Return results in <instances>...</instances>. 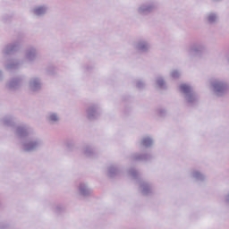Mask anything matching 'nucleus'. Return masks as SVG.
Returning a JSON list of instances; mask_svg holds the SVG:
<instances>
[{
    "mask_svg": "<svg viewBox=\"0 0 229 229\" xmlns=\"http://www.w3.org/2000/svg\"><path fill=\"white\" fill-rule=\"evenodd\" d=\"M155 85L159 90H166L167 83L165 82V77L160 73L157 74L155 77Z\"/></svg>",
    "mask_w": 229,
    "mask_h": 229,
    "instance_id": "17",
    "label": "nucleus"
},
{
    "mask_svg": "<svg viewBox=\"0 0 229 229\" xmlns=\"http://www.w3.org/2000/svg\"><path fill=\"white\" fill-rule=\"evenodd\" d=\"M204 21H206L207 24L214 26V24H217L219 21V14H217V13H208L205 15Z\"/></svg>",
    "mask_w": 229,
    "mask_h": 229,
    "instance_id": "19",
    "label": "nucleus"
},
{
    "mask_svg": "<svg viewBox=\"0 0 229 229\" xmlns=\"http://www.w3.org/2000/svg\"><path fill=\"white\" fill-rule=\"evenodd\" d=\"M21 65H22V63L21 62V60L10 59L4 64V68L6 69V71H9V72H12V71H17V69H21Z\"/></svg>",
    "mask_w": 229,
    "mask_h": 229,
    "instance_id": "16",
    "label": "nucleus"
},
{
    "mask_svg": "<svg viewBox=\"0 0 229 229\" xmlns=\"http://www.w3.org/2000/svg\"><path fill=\"white\" fill-rule=\"evenodd\" d=\"M191 178H193L195 182H205V180H207V176L198 170L191 172Z\"/></svg>",
    "mask_w": 229,
    "mask_h": 229,
    "instance_id": "23",
    "label": "nucleus"
},
{
    "mask_svg": "<svg viewBox=\"0 0 229 229\" xmlns=\"http://www.w3.org/2000/svg\"><path fill=\"white\" fill-rule=\"evenodd\" d=\"M92 69H94V67L92 65H85L84 66V72H90V71H92Z\"/></svg>",
    "mask_w": 229,
    "mask_h": 229,
    "instance_id": "31",
    "label": "nucleus"
},
{
    "mask_svg": "<svg viewBox=\"0 0 229 229\" xmlns=\"http://www.w3.org/2000/svg\"><path fill=\"white\" fill-rule=\"evenodd\" d=\"M82 151L83 155L88 157V158H96L98 157V151H96V148L92 145H85Z\"/></svg>",
    "mask_w": 229,
    "mask_h": 229,
    "instance_id": "18",
    "label": "nucleus"
},
{
    "mask_svg": "<svg viewBox=\"0 0 229 229\" xmlns=\"http://www.w3.org/2000/svg\"><path fill=\"white\" fill-rule=\"evenodd\" d=\"M107 174L109 178H115L119 174V168L115 165H111L108 167Z\"/></svg>",
    "mask_w": 229,
    "mask_h": 229,
    "instance_id": "24",
    "label": "nucleus"
},
{
    "mask_svg": "<svg viewBox=\"0 0 229 229\" xmlns=\"http://www.w3.org/2000/svg\"><path fill=\"white\" fill-rule=\"evenodd\" d=\"M129 174L133 180H137L139 183V191L141 192L142 196H149L153 192V184L148 181L139 179V172L135 168H131L129 170Z\"/></svg>",
    "mask_w": 229,
    "mask_h": 229,
    "instance_id": "4",
    "label": "nucleus"
},
{
    "mask_svg": "<svg viewBox=\"0 0 229 229\" xmlns=\"http://www.w3.org/2000/svg\"><path fill=\"white\" fill-rule=\"evenodd\" d=\"M225 60H227L229 64V51L225 54Z\"/></svg>",
    "mask_w": 229,
    "mask_h": 229,
    "instance_id": "34",
    "label": "nucleus"
},
{
    "mask_svg": "<svg viewBox=\"0 0 229 229\" xmlns=\"http://www.w3.org/2000/svg\"><path fill=\"white\" fill-rule=\"evenodd\" d=\"M131 158L135 162H151L155 157L149 153H135L131 155Z\"/></svg>",
    "mask_w": 229,
    "mask_h": 229,
    "instance_id": "14",
    "label": "nucleus"
},
{
    "mask_svg": "<svg viewBox=\"0 0 229 229\" xmlns=\"http://www.w3.org/2000/svg\"><path fill=\"white\" fill-rule=\"evenodd\" d=\"M23 76H18L11 79L7 83V89L12 91L19 90L22 87Z\"/></svg>",
    "mask_w": 229,
    "mask_h": 229,
    "instance_id": "10",
    "label": "nucleus"
},
{
    "mask_svg": "<svg viewBox=\"0 0 229 229\" xmlns=\"http://www.w3.org/2000/svg\"><path fill=\"white\" fill-rule=\"evenodd\" d=\"M54 212L57 215L64 214V212H65V207L62 204H55L54 206Z\"/></svg>",
    "mask_w": 229,
    "mask_h": 229,
    "instance_id": "27",
    "label": "nucleus"
},
{
    "mask_svg": "<svg viewBox=\"0 0 229 229\" xmlns=\"http://www.w3.org/2000/svg\"><path fill=\"white\" fill-rule=\"evenodd\" d=\"M211 87L213 89V94L216 98H224L228 94L229 84L225 81L215 80L211 82Z\"/></svg>",
    "mask_w": 229,
    "mask_h": 229,
    "instance_id": "5",
    "label": "nucleus"
},
{
    "mask_svg": "<svg viewBox=\"0 0 229 229\" xmlns=\"http://www.w3.org/2000/svg\"><path fill=\"white\" fill-rule=\"evenodd\" d=\"M21 49H22V39L18 38L5 45V47L2 49V54L4 55V56H12V55L19 53Z\"/></svg>",
    "mask_w": 229,
    "mask_h": 229,
    "instance_id": "6",
    "label": "nucleus"
},
{
    "mask_svg": "<svg viewBox=\"0 0 229 229\" xmlns=\"http://www.w3.org/2000/svg\"><path fill=\"white\" fill-rule=\"evenodd\" d=\"M38 56V50L35 48V47H29L25 50V58L27 62H30V64H33L35 60H37Z\"/></svg>",
    "mask_w": 229,
    "mask_h": 229,
    "instance_id": "13",
    "label": "nucleus"
},
{
    "mask_svg": "<svg viewBox=\"0 0 229 229\" xmlns=\"http://www.w3.org/2000/svg\"><path fill=\"white\" fill-rule=\"evenodd\" d=\"M134 49L139 51V53H149V51H151V43L147 39L140 38L134 44Z\"/></svg>",
    "mask_w": 229,
    "mask_h": 229,
    "instance_id": "9",
    "label": "nucleus"
},
{
    "mask_svg": "<svg viewBox=\"0 0 229 229\" xmlns=\"http://www.w3.org/2000/svg\"><path fill=\"white\" fill-rule=\"evenodd\" d=\"M2 124L11 128V130H15L17 126V118L13 114H7L1 119Z\"/></svg>",
    "mask_w": 229,
    "mask_h": 229,
    "instance_id": "12",
    "label": "nucleus"
},
{
    "mask_svg": "<svg viewBox=\"0 0 229 229\" xmlns=\"http://www.w3.org/2000/svg\"><path fill=\"white\" fill-rule=\"evenodd\" d=\"M170 76L174 78V80H177V78H180V72H178V70H174L171 72Z\"/></svg>",
    "mask_w": 229,
    "mask_h": 229,
    "instance_id": "29",
    "label": "nucleus"
},
{
    "mask_svg": "<svg viewBox=\"0 0 229 229\" xmlns=\"http://www.w3.org/2000/svg\"><path fill=\"white\" fill-rule=\"evenodd\" d=\"M49 7L47 5H38L33 8V13L36 17H44L47 13Z\"/></svg>",
    "mask_w": 229,
    "mask_h": 229,
    "instance_id": "21",
    "label": "nucleus"
},
{
    "mask_svg": "<svg viewBox=\"0 0 229 229\" xmlns=\"http://www.w3.org/2000/svg\"><path fill=\"white\" fill-rule=\"evenodd\" d=\"M186 53L190 60H194V58H201L205 53H207V45L203 41H194L191 42Z\"/></svg>",
    "mask_w": 229,
    "mask_h": 229,
    "instance_id": "3",
    "label": "nucleus"
},
{
    "mask_svg": "<svg viewBox=\"0 0 229 229\" xmlns=\"http://www.w3.org/2000/svg\"><path fill=\"white\" fill-rule=\"evenodd\" d=\"M155 140L151 136H145L142 137L140 141V146L142 148H145L146 149H148V148H152Z\"/></svg>",
    "mask_w": 229,
    "mask_h": 229,
    "instance_id": "22",
    "label": "nucleus"
},
{
    "mask_svg": "<svg viewBox=\"0 0 229 229\" xmlns=\"http://www.w3.org/2000/svg\"><path fill=\"white\" fill-rule=\"evenodd\" d=\"M87 117L89 121H94L97 117H99V106L98 105H91L86 110Z\"/></svg>",
    "mask_w": 229,
    "mask_h": 229,
    "instance_id": "15",
    "label": "nucleus"
},
{
    "mask_svg": "<svg viewBox=\"0 0 229 229\" xmlns=\"http://www.w3.org/2000/svg\"><path fill=\"white\" fill-rule=\"evenodd\" d=\"M10 225L6 223H1L0 224V229H9Z\"/></svg>",
    "mask_w": 229,
    "mask_h": 229,
    "instance_id": "32",
    "label": "nucleus"
},
{
    "mask_svg": "<svg viewBox=\"0 0 229 229\" xmlns=\"http://www.w3.org/2000/svg\"><path fill=\"white\" fill-rule=\"evenodd\" d=\"M156 10L157 3L146 2L138 8V13H140V15H149V13H153Z\"/></svg>",
    "mask_w": 229,
    "mask_h": 229,
    "instance_id": "7",
    "label": "nucleus"
},
{
    "mask_svg": "<svg viewBox=\"0 0 229 229\" xmlns=\"http://www.w3.org/2000/svg\"><path fill=\"white\" fill-rule=\"evenodd\" d=\"M4 79V74L3 73V71L0 70V81H3Z\"/></svg>",
    "mask_w": 229,
    "mask_h": 229,
    "instance_id": "33",
    "label": "nucleus"
},
{
    "mask_svg": "<svg viewBox=\"0 0 229 229\" xmlns=\"http://www.w3.org/2000/svg\"><path fill=\"white\" fill-rule=\"evenodd\" d=\"M179 90L182 94L186 106H198L199 103V96L194 90V88L189 84L182 83L179 86Z\"/></svg>",
    "mask_w": 229,
    "mask_h": 229,
    "instance_id": "2",
    "label": "nucleus"
},
{
    "mask_svg": "<svg viewBox=\"0 0 229 229\" xmlns=\"http://www.w3.org/2000/svg\"><path fill=\"white\" fill-rule=\"evenodd\" d=\"M156 114L157 115V117H161L164 118L165 117V115H167V109H165V107H157L156 110Z\"/></svg>",
    "mask_w": 229,
    "mask_h": 229,
    "instance_id": "26",
    "label": "nucleus"
},
{
    "mask_svg": "<svg viewBox=\"0 0 229 229\" xmlns=\"http://www.w3.org/2000/svg\"><path fill=\"white\" fill-rule=\"evenodd\" d=\"M46 121L48 124H58L60 123V114L55 112H49L46 116Z\"/></svg>",
    "mask_w": 229,
    "mask_h": 229,
    "instance_id": "20",
    "label": "nucleus"
},
{
    "mask_svg": "<svg viewBox=\"0 0 229 229\" xmlns=\"http://www.w3.org/2000/svg\"><path fill=\"white\" fill-rule=\"evenodd\" d=\"M136 87H137V89H140V90H142V89L146 88V81H144L142 80H138L136 81Z\"/></svg>",
    "mask_w": 229,
    "mask_h": 229,
    "instance_id": "28",
    "label": "nucleus"
},
{
    "mask_svg": "<svg viewBox=\"0 0 229 229\" xmlns=\"http://www.w3.org/2000/svg\"><path fill=\"white\" fill-rule=\"evenodd\" d=\"M47 74L53 75L55 74V66L51 65L47 68Z\"/></svg>",
    "mask_w": 229,
    "mask_h": 229,
    "instance_id": "30",
    "label": "nucleus"
},
{
    "mask_svg": "<svg viewBox=\"0 0 229 229\" xmlns=\"http://www.w3.org/2000/svg\"><path fill=\"white\" fill-rule=\"evenodd\" d=\"M29 89L31 92H40L42 90V79L32 77L29 81Z\"/></svg>",
    "mask_w": 229,
    "mask_h": 229,
    "instance_id": "11",
    "label": "nucleus"
},
{
    "mask_svg": "<svg viewBox=\"0 0 229 229\" xmlns=\"http://www.w3.org/2000/svg\"><path fill=\"white\" fill-rule=\"evenodd\" d=\"M64 145L69 149V151H72L74 149L76 144L74 143V140L72 139H67L64 140Z\"/></svg>",
    "mask_w": 229,
    "mask_h": 229,
    "instance_id": "25",
    "label": "nucleus"
},
{
    "mask_svg": "<svg viewBox=\"0 0 229 229\" xmlns=\"http://www.w3.org/2000/svg\"><path fill=\"white\" fill-rule=\"evenodd\" d=\"M14 135L18 139H26L21 143V149L24 153H36L44 148V140L31 128V126L22 123L16 125Z\"/></svg>",
    "mask_w": 229,
    "mask_h": 229,
    "instance_id": "1",
    "label": "nucleus"
},
{
    "mask_svg": "<svg viewBox=\"0 0 229 229\" xmlns=\"http://www.w3.org/2000/svg\"><path fill=\"white\" fill-rule=\"evenodd\" d=\"M78 194L81 198L85 199L92 196V188L89 185V182H81L78 185Z\"/></svg>",
    "mask_w": 229,
    "mask_h": 229,
    "instance_id": "8",
    "label": "nucleus"
}]
</instances>
